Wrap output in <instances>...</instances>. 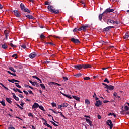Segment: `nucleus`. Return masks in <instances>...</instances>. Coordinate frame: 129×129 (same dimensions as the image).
Segmentation results:
<instances>
[{
    "label": "nucleus",
    "mask_w": 129,
    "mask_h": 129,
    "mask_svg": "<svg viewBox=\"0 0 129 129\" xmlns=\"http://www.w3.org/2000/svg\"><path fill=\"white\" fill-rule=\"evenodd\" d=\"M114 96H115V97H116L117 95V93L116 92H114L113 94Z\"/></svg>",
    "instance_id": "nucleus-62"
},
{
    "label": "nucleus",
    "mask_w": 129,
    "mask_h": 129,
    "mask_svg": "<svg viewBox=\"0 0 129 129\" xmlns=\"http://www.w3.org/2000/svg\"><path fill=\"white\" fill-rule=\"evenodd\" d=\"M58 113H60V116H62V117H63V118L64 119H67V118H66V117L65 116V115H63V114H62V112H58Z\"/></svg>",
    "instance_id": "nucleus-27"
},
{
    "label": "nucleus",
    "mask_w": 129,
    "mask_h": 129,
    "mask_svg": "<svg viewBox=\"0 0 129 129\" xmlns=\"http://www.w3.org/2000/svg\"><path fill=\"white\" fill-rule=\"evenodd\" d=\"M106 124L110 127V129H112V127H113V124L112 123V121H111V120H108L106 122Z\"/></svg>",
    "instance_id": "nucleus-6"
},
{
    "label": "nucleus",
    "mask_w": 129,
    "mask_h": 129,
    "mask_svg": "<svg viewBox=\"0 0 129 129\" xmlns=\"http://www.w3.org/2000/svg\"><path fill=\"white\" fill-rule=\"evenodd\" d=\"M102 104V102L100 101V100L97 101L96 103H95V106H100Z\"/></svg>",
    "instance_id": "nucleus-12"
},
{
    "label": "nucleus",
    "mask_w": 129,
    "mask_h": 129,
    "mask_svg": "<svg viewBox=\"0 0 129 129\" xmlns=\"http://www.w3.org/2000/svg\"><path fill=\"white\" fill-rule=\"evenodd\" d=\"M52 124H53V125H54V126H58V125L56 124V123H55V122H51Z\"/></svg>",
    "instance_id": "nucleus-54"
},
{
    "label": "nucleus",
    "mask_w": 129,
    "mask_h": 129,
    "mask_svg": "<svg viewBox=\"0 0 129 129\" xmlns=\"http://www.w3.org/2000/svg\"><path fill=\"white\" fill-rule=\"evenodd\" d=\"M10 70H11V71H13V72H16V71L14 69L13 67L9 68Z\"/></svg>",
    "instance_id": "nucleus-43"
},
{
    "label": "nucleus",
    "mask_w": 129,
    "mask_h": 129,
    "mask_svg": "<svg viewBox=\"0 0 129 129\" xmlns=\"http://www.w3.org/2000/svg\"><path fill=\"white\" fill-rule=\"evenodd\" d=\"M85 101L86 104H87L88 105V104H90V101H89V100L86 99Z\"/></svg>",
    "instance_id": "nucleus-31"
},
{
    "label": "nucleus",
    "mask_w": 129,
    "mask_h": 129,
    "mask_svg": "<svg viewBox=\"0 0 129 129\" xmlns=\"http://www.w3.org/2000/svg\"><path fill=\"white\" fill-rule=\"evenodd\" d=\"M21 48H23V49H26L27 48V46H26V45L23 44L21 46Z\"/></svg>",
    "instance_id": "nucleus-44"
},
{
    "label": "nucleus",
    "mask_w": 129,
    "mask_h": 129,
    "mask_svg": "<svg viewBox=\"0 0 129 129\" xmlns=\"http://www.w3.org/2000/svg\"><path fill=\"white\" fill-rule=\"evenodd\" d=\"M101 43L102 44V45H107V44H108V41H104L101 40Z\"/></svg>",
    "instance_id": "nucleus-24"
},
{
    "label": "nucleus",
    "mask_w": 129,
    "mask_h": 129,
    "mask_svg": "<svg viewBox=\"0 0 129 129\" xmlns=\"http://www.w3.org/2000/svg\"><path fill=\"white\" fill-rule=\"evenodd\" d=\"M47 9H48V11H49V12H50V13H52V12L53 11V6L52 5H49L47 7Z\"/></svg>",
    "instance_id": "nucleus-16"
},
{
    "label": "nucleus",
    "mask_w": 129,
    "mask_h": 129,
    "mask_svg": "<svg viewBox=\"0 0 129 129\" xmlns=\"http://www.w3.org/2000/svg\"><path fill=\"white\" fill-rule=\"evenodd\" d=\"M28 116H31V117H34V115H33V114L32 113H29L28 114Z\"/></svg>",
    "instance_id": "nucleus-45"
},
{
    "label": "nucleus",
    "mask_w": 129,
    "mask_h": 129,
    "mask_svg": "<svg viewBox=\"0 0 129 129\" xmlns=\"http://www.w3.org/2000/svg\"><path fill=\"white\" fill-rule=\"evenodd\" d=\"M62 107H67L68 106V104L67 103H63L61 104Z\"/></svg>",
    "instance_id": "nucleus-25"
},
{
    "label": "nucleus",
    "mask_w": 129,
    "mask_h": 129,
    "mask_svg": "<svg viewBox=\"0 0 129 129\" xmlns=\"http://www.w3.org/2000/svg\"><path fill=\"white\" fill-rule=\"evenodd\" d=\"M51 104H52L53 107H56V106H57V104H56V103H52Z\"/></svg>",
    "instance_id": "nucleus-48"
},
{
    "label": "nucleus",
    "mask_w": 129,
    "mask_h": 129,
    "mask_svg": "<svg viewBox=\"0 0 129 129\" xmlns=\"http://www.w3.org/2000/svg\"><path fill=\"white\" fill-rule=\"evenodd\" d=\"M53 38H56L57 39H60V37L57 36L56 35H53Z\"/></svg>",
    "instance_id": "nucleus-55"
},
{
    "label": "nucleus",
    "mask_w": 129,
    "mask_h": 129,
    "mask_svg": "<svg viewBox=\"0 0 129 129\" xmlns=\"http://www.w3.org/2000/svg\"><path fill=\"white\" fill-rule=\"evenodd\" d=\"M19 97H21V98H24V96H22V94L19 95Z\"/></svg>",
    "instance_id": "nucleus-61"
},
{
    "label": "nucleus",
    "mask_w": 129,
    "mask_h": 129,
    "mask_svg": "<svg viewBox=\"0 0 129 129\" xmlns=\"http://www.w3.org/2000/svg\"><path fill=\"white\" fill-rule=\"evenodd\" d=\"M84 117H86L87 118H90V116L87 115H84Z\"/></svg>",
    "instance_id": "nucleus-64"
},
{
    "label": "nucleus",
    "mask_w": 129,
    "mask_h": 129,
    "mask_svg": "<svg viewBox=\"0 0 129 129\" xmlns=\"http://www.w3.org/2000/svg\"><path fill=\"white\" fill-rule=\"evenodd\" d=\"M16 90H17V91L19 92V93H23V92L21 91V90H20L18 88H16Z\"/></svg>",
    "instance_id": "nucleus-53"
},
{
    "label": "nucleus",
    "mask_w": 129,
    "mask_h": 129,
    "mask_svg": "<svg viewBox=\"0 0 129 129\" xmlns=\"http://www.w3.org/2000/svg\"><path fill=\"white\" fill-rule=\"evenodd\" d=\"M82 76V74H81V73L76 74L74 75V76H75V77H77V78L80 77Z\"/></svg>",
    "instance_id": "nucleus-22"
},
{
    "label": "nucleus",
    "mask_w": 129,
    "mask_h": 129,
    "mask_svg": "<svg viewBox=\"0 0 129 129\" xmlns=\"http://www.w3.org/2000/svg\"><path fill=\"white\" fill-rule=\"evenodd\" d=\"M45 5H50V3H49V2H48V1H46V2H45Z\"/></svg>",
    "instance_id": "nucleus-56"
},
{
    "label": "nucleus",
    "mask_w": 129,
    "mask_h": 129,
    "mask_svg": "<svg viewBox=\"0 0 129 129\" xmlns=\"http://www.w3.org/2000/svg\"><path fill=\"white\" fill-rule=\"evenodd\" d=\"M25 17H26V18H28V19H29L30 20H33V19H34L33 16L30 15H27L25 16Z\"/></svg>",
    "instance_id": "nucleus-21"
},
{
    "label": "nucleus",
    "mask_w": 129,
    "mask_h": 129,
    "mask_svg": "<svg viewBox=\"0 0 129 129\" xmlns=\"http://www.w3.org/2000/svg\"><path fill=\"white\" fill-rule=\"evenodd\" d=\"M77 31H78V29L77 28H75L73 30L74 33H75V32H77Z\"/></svg>",
    "instance_id": "nucleus-47"
},
{
    "label": "nucleus",
    "mask_w": 129,
    "mask_h": 129,
    "mask_svg": "<svg viewBox=\"0 0 129 129\" xmlns=\"http://www.w3.org/2000/svg\"><path fill=\"white\" fill-rule=\"evenodd\" d=\"M104 15H105V14L103 13H103H102L99 15V20L100 21H101V20H102V17H103V16H104Z\"/></svg>",
    "instance_id": "nucleus-18"
},
{
    "label": "nucleus",
    "mask_w": 129,
    "mask_h": 129,
    "mask_svg": "<svg viewBox=\"0 0 129 129\" xmlns=\"http://www.w3.org/2000/svg\"><path fill=\"white\" fill-rule=\"evenodd\" d=\"M2 48L5 49H8V45H7L6 43H4L2 45Z\"/></svg>",
    "instance_id": "nucleus-20"
},
{
    "label": "nucleus",
    "mask_w": 129,
    "mask_h": 129,
    "mask_svg": "<svg viewBox=\"0 0 129 129\" xmlns=\"http://www.w3.org/2000/svg\"><path fill=\"white\" fill-rule=\"evenodd\" d=\"M30 83H31L32 84V85H33V86H35V84L36 85V87H38L39 86V83H38L37 82H33V81H31V80H29V81Z\"/></svg>",
    "instance_id": "nucleus-11"
},
{
    "label": "nucleus",
    "mask_w": 129,
    "mask_h": 129,
    "mask_svg": "<svg viewBox=\"0 0 129 129\" xmlns=\"http://www.w3.org/2000/svg\"><path fill=\"white\" fill-rule=\"evenodd\" d=\"M13 13H14L15 16H16V17H17L18 18L21 17V14L18 12V11L14 10Z\"/></svg>",
    "instance_id": "nucleus-10"
},
{
    "label": "nucleus",
    "mask_w": 129,
    "mask_h": 129,
    "mask_svg": "<svg viewBox=\"0 0 129 129\" xmlns=\"http://www.w3.org/2000/svg\"><path fill=\"white\" fill-rule=\"evenodd\" d=\"M51 13H53V14H55L56 15H57V14H59L60 13V11L59 10L57 9H53L52 12Z\"/></svg>",
    "instance_id": "nucleus-15"
},
{
    "label": "nucleus",
    "mask_w": 129,
    "mask_h": 129,
    "mask_svg": "<svg viewBox=\"0 0 129 129\" xmlns=\"http://www.w3.org/2000/svg\"><path fill=\"white\" fill-rule=\"evenodd\" d=\"M46 126H47V127H49V128L50 129L53 128V127H52V126L50 125L49 124H46Z\"/></svg>",
    "instance_id": "nucleus-46"
},
{
    "label": "nucleus",
    "mask_w": 129,
    "mask_h": 129,
    "mask_svg": "<svg viewBox=\"0 0 129 129\" xmlns=\"http://www.w3.org/2000/svg\"><path fill=\"white\" fill-rule=\"evenodd\" d=\"M71 42L74 43V44H80V41H79V39H75L74 38H72L71 39Z\"/></svg>",
    "instance_id": "nucleus-7"
},
{
    "label": "nucleus",
    "mask_w": 129,
    "mask_h": 129,
    "mask_svg": "<svg viewBox=\"0 0 129 129\" xmlns=\"http://www.w3.org/2000/svg\"><path fill=\"white\" fill-rule=\"evenodd\" d=\"M14 99H15V100H16V101H19V98L17 96L15 97L14 98Z\"/></svg>",
    "instance_id": "nucleus-49"
},
{
    "label": "nucleus",
    "mask_w": 129,
    "mask_h": 129,
    "mask_svg": "<svg viewBox=\"0 0 129 129\" xmlns=\"http://www.w3.org/2000/svg\"><path fill=\"white\" fill-rule=\"evenodd\" d=\"M29 93H30V94H34V93H33V92L32 91H28Z\"/></svg>",
    "instance_id": "nucleus-63"
},
{
    "label": "nucleus",
    "mask_w": 129,
    "mask_h": 129,
    "mask_svg": "<svg viewBox=\"0 0 129 129\" xmlns=\"http://www.w3.org/2000/svg\"><path fill=\"white\" fill-rule=\"evenodd\" d=\"M114 28V26H108L105 28L103 29V31L104 32H109V30H110V29H113Z\"/></svg>",
    "instance_id": "nucleus-9"
},
{
    "label": "nucleus",
    "mask_w": 129,
    "mask_h": 129,
    "mask_svg": "<svg viewBox=\"0 0 129 129\" xmlns=\"http://www.w3.org/2000/svg\"><path fill=\"white\" fill-rule=\"evenodd\" d=\"M124 109H125V110H126V111H127L128 110V109H129L128 106H125L124 107Z\"/></svg>",
    "instance_id": "nucleus-40"
},
{
    "label": "nucleus",
    "mask_w": 129,
    "mask_h": 129,
    "mask_svg": "<svg viewBox=\"0 0 129 129\" xmlns=\"http://www.w3.org/2000/svg\"><path fill=\"white\" fill-rule=\"evenodd\" d=\"M39 108L41 109V110H43V111H45V110H44V107L43 106H38Z\"/></svg>",
    "instance_id": "nucleus-35"
},
{
    "label": "nucleus",
    "mask_w": 129,
    "mask_h": 129,
    "mask_svg": "<svg viewBox=\"0 0 129 129\" xmlns=\"http://www.w3.org/2000/svg\"><path fill=\"white\" fill-rule=\"evenodd\" d=\"M86 121H87V122H88L90 126H92V121L87 118H86Z\"/></svg>",
    "instance_id": "nucleus-17"
},
{
    "label": "nucleus",
    "mask_w": 129,
    "mask_h": 129,
    "mask_svg": "<svg viewBox=\"0 0 129 129\" xmlns=\"http://www.w3.org/2000/svg\"><path fill=\"white\" fill-rule=\"evenodd\" d=\"M112 12H114V9H111L110 7L106 9L105 11L103 12V14H107L108 13H112Z\"/></svg>",
    "instance_id": "nucleus-5"
},
{
    "label": "nucleus",
    "mask_w": 129,
    "mask_h": 129,
    "mask_svg": "<svg viewBox=\"0 0 129 129\" xmlns=\"http://www.w3.org/2000/svg\"><path fill=\"white\" fill-rule=\"evenodd\" d=\"M39 104L37 103H34L32 106V109H35V108H38L39 107Z\"/></svg>",
    "instance_id": "nucleus-13"
},
{
    "label": "nucleus",
    "mask_w": 129,
    "mask_h": 129,
    "mask_svg": "<svg viewBox=\"0 0 129 129\" xmlns=\"http://www.w3.org/2000/svg\"><path fill=\"white\" fill-rule=\"evenodd\" d=\"M60 93H61V94H62V95H63V96H65L66 97H67L68 98H69L70 99H72V97H73V98H74V99H76V100H77L78 101L80 100L79 97H78L77 96H73L72 97H71V96H70V95H66L62 92H60Z\"/></svg>",
    "instance_id": "nucleus-3"
},
{
    "label": "nucleus",
    "mask_w": 129,
    "mask_h": 129,
    "mask_svg": "<svg viewBox=\"0 0 129 129\" xmlns=\"http://www.w3.org/2000/svg\"><path fill=\"white\" fill-rule=\"evenodd\" d=\"M8 129H15V127H13V125L10 124Z\"/></svg>",
    "instance_id": "nucleus-36"
},
{
    "label": "nucleus",
    "mask_w": 129,
    "mask_h": 129,
    "mask_svg": "<svg viewBox=\"0 0 129 129\" xmlns=\"http://www.w3.org/2000/svg\"><path fill=\"white\" fill-rule=\"evenodd\" d=\"M0 103H1L3 106H6V104L5 103V102L4 101H1Z\"/></svg>",
    "instance_id": "nucleus-37"
},
{
    "label": "nucleus",
    "mask_w": 129,
    "mask_h": 129,
    "mask_svg": "<svg viewBox=\"0 0 129 129\" xmlns=\"http://www.w3.org/2000/svg\"><path fill=\"white\" fill-rule=\"evenodd\" d=\"M103 85H104V86H106V87L107 88V87L108 86V85L105 83H102Z\"/></svg>",
    "instance_id": "nucleus-60"
},
{
    "label": "nucleus",
    "mask_w": 129,
    "mask_h": 129,
    "mask_svg": "<svg viewBox=\"0 0 129 129\" xmlns=\"http://www.w3.org/2000/svg\"><path fill=\"white\" fill-rule=\"evenodd\" d=\"M20 9L23 12H25L26 13H31V11L29 10V9L26 8V6L23 3L20 4Z\"/></svg>",
    "instance_id": "nucleus-2"
},
{
    "label": "nucleus",
    "mask_w": 129,
    "mask_h": 129,
    "mask_svg": "<svg viewBox=\"0 0 129 129\" xmlns=\"http://www.w3.org/2000/svg\"><path fill=\"white\" fill-rule=\"evenodd\" d=\"M84 80H89L90 79V78L89 77H86L84 78Z\"/></svg>",
    "instance_id": "nucleus-42"
},
{
    "label": "nucleus",
    "mask_w": 129,
    "mask_h": 129,
    "mask_svg": "<svg viewBox=\"0 0 129 129\" xmlns=\"http://www.w3.org/2000/svg\"><path fill=\"white\" fill-rule=\"evenodd\" d=\"M12 58H14V59H17L18 58V54H14L12 55Z\"/></svg>",
    "instance_id": "nucleus-28"
},
{
    "label": "nucleus",
    "mask_w": 129,
    "mask_h": 129,
    "mask_svg": "<svg viewBox=\"0 0 129 129\" xmlns=\"http://www.w3.org/2000/svg\"><path fill=\"white\" fill-rule=\"evenodd\" d=\"M40 86L42 89H46V86H45V85L44 84H41Z\"/></svg>",
    "instance_id": "nucleus-29"
},
{
    "label": "nucleus",
    "mask_w": 129,
    "mask_h": 129,
    "mask_svg": "<svg viewBox=\"0 0 129 129\" xmlns=\"http://www.w3.org/2000/svg\"><path fill=\"white\" fill-rule=\"evenodd\" d=\"M23 92H24V93H25V94H26V95H29V93H28V92H27V91H25V90H24V91H23Z\"/></svg>",
    "instance_id": "nucleus-52"
},
{
    "label": "nucleus",
    "mask_w": 129,
    "mask_h": 129,
    "mask_svg": "<svg viewBox=\"0 0 129 129\" xmlns=\"http://www.w3.org/2000/svg\"><path fill=\"white\" fill-rule=\"evenodd\" d=\"M104 82H107V83H109V81L108 80V78H106L104 80Z\"/></svg>",
    "instance_id": "nucleus-41"
},
{
    "label": "nucleus",
    "mask_w": 129,
    "mask_h": 129,
    "mask_svg": "<svg viewBox=\"0 0 129 129\" xmlns=\"http://www.w3.org/2000/svg\"><path fill=\"white\" fill-rule=\"evenodd\" d=\"M107 88H108V89H109V90H113V89H114V86H108L107 87Z\"/></svg>",
    "instance_id": "nucleus-19"
},
{
    "label": "nucleus",
    "mask_w": 129,
    "mask_h": 129,
    "mask_svg": "<svg viewBox=\"0 0 129 129\" xmlns=\"http://www.w3.org/2000/svg\"><path fill=\"white\" fill-rule=\"evenodd\" d=\"M6 101H7V102H8V103H12V102H13L11 100L10 98H6Z\"/></svg>",
    "instance_id": "nucleus-26"
},
{
    "label": "nucleus",
    "mask_w": 129,
    "mask_h": 129,
    "mask_svg": "<svg viewBox=\"0 0 129 129\" xmlns=\"http://www.w3.org/2000/svg\"><path fill=\"white\" fill-rule=\"evenodd\" d=\"M10 46L11 47H12V48H15V47H17V46L14 45V44H13V43H11L10 44Z\"/></svg>",
    "instance_id": "nucleus-38"
},
{
    "label": "nucleus",
    "mask_w": 129,
    "mask_h": 129,
    "mask_svg": "<svg viewBox=\"0 0 129 129\" xmlns=\"http://www.w3.org/2000/svg\"><path fill=\"white\" fill-rule=\"evenodd\" d=\"M13 81L14 82H20V81H18V80H15V79H13Z\"/></svg>",
    "instance_id": "nucleus-58"
},
{
    "label": "nucleus",
    "mask_w": 129,
    "mask_h": 129,
    "mask_svg": "<svg viewBox=\"0 0 129 129\" xmlns=\"http://www.w3.org/2000/svg\"><path fill=\"white\" fill-rule=\"evenodd\" d=\"M50 84L54 85H58V86H61V85L60 84H58L57 83H55L54 82H50Z\"/></svg>",
    "instance_id": "nucleus-23"
},
{
    "label": "nucleus",
    "mask_w": 129,
    "mask_h": 129,
    "mask_svg": "<svg viewBox=\"0 0 129 129\" xmlns=\"http://www.w3.org/2000/svg\"><path fill=\"white\" fill-rule=\"evenodd\" d=\"M8 81H9V82H12V83H14V80H13V79L12 80L9 79Z\"/></svg>",
    "instance_id": "nucleus-57"
},
{
    "label": "nucleus",
    "mask_w": 129,
    "mask_h": 129,
    "mask_svg": "<svg viewBox=\"0 0 129 129\" xmlns=\"http://www.w3.org/2000/svg\"><path fill=\"white\" fill-rule=\"evenodd\" d=\"M86 28H88V25L82 26L80 28H78V31H86Z\"/></svg>",
    "instance_id": "nucleus-8"
},
{
    "label": "nucleus",
    "mask_w": 129,
    "mask_h": 129,
    "mask_svg": "<svg viewBox=\"0 0 129 129\" xmlns=\"http://www.w3.org/2000/svg\"><path fill=\"white\" fill-rule=\"evenodd\" d=\"M92 67V66L91 65H75L74 68H76V69H77L78 70H80V69H82V68H84V69H86L87 68H91Z\"/></svg>",
    "instance_id": "nucleus-1"
},
{
    "label": "nucleus",
    "mask_w": 129,
    "mask_h": 129,
    "mask_svg": "<svg viewBox=\"0 0 129 129\" xmlns=\"http://www.w3.org/2000/svg\"><path fill=\"white\" fill-rule=\"evenodd\" d=\"M62 107H63L62 106V104L58 105V109H61Z\"/></svg>",
    "instance_id": "nucleus-51"
},
{
    "label": "nucleus",
    "mask_w": 129,
    "mask_h": 129,
    "mask_svg": "<svg viewBox=\"0 0 129 129\" xmlns=\"http://www.w3.org/2000/svg\"><path fill=\"white\" fill-rule=\"evenodd\" d=\"M36 55V53L33 52L29 55V58H30L31 59H33V58H35V56Z\"/></svg>",
    "instance_id": "nucleus-14"
},
{
    "label": "nucleus",
    "mask_w": 129,
    "mask_h": 129,
    "mask_svg": "<svg viewBox=\"0 0 129 129\" xmlns=\"http://www.w3.org/2000/svg\"><path fill=\"white\" fill-rule=\"evenodd\" d=\"M32 77H33V78H35L37 80H41V79L40 78H38V77H37L36 76H33Z\"/></svg>",
    "instance_id": "nucleus-39"
},
{
    "label": "nucleus",
    "mask_w": 129,
    "mask_h": 129,
    "mask_svg": "<svg viewBox=\"0 0 129 129\" xmlns=\"http://www.w3.org/2000/svg\"><path fill=\"white\" fill-rule=\"evenodd\" d=\"M110 115L112 116L113 115L114 116V117H116V115H115V114H114V113H110L108 114V116H110Z\"/></svg>",
    "instance_id": "nucleus-30"
},
{
    "label": "nucleus",
    "mask_w": 129,
    "mask_h": 129,
    "mask_svg": "<svg viewBox=\"0 0 129 129\" xmlns=\"http://www.w3.org/2000/svg\"><path fill=\"white\" fill-rule=\"evenodd\" d=\"M17 106L19 107V108H20L21 109H23V108L21 107L19 104H17Z\"/></svg>",
    "instance_id": "nucleus-59"
},
{
    "label": "nucleus",
    "mask_w": 129,
    "mask_h": 129,
    "mask_svg": "<svg viewBox=\"0 0 129 129\" xmlns=\"http://www.w3.org/2000/svg\"><path fill=\"white\" fill-rule=\"evenodd\" d=\"M40 39H45V38H46V37L45 36V35H44V34H41L40 35Z\"/></svg>",
    "instance_id": "nucleus-33"
},
{
    "label": "nucleus",
    "mask_w": 129,
    "mask_h": 129,
    "mask_svg": "<svg viewBox=\"0 0 129 129\" xmlns=\"http://www.w3.org/2000/svg\"><path fill=\"white\" fill-rule=\"evenodd\" d=\"M63 80L66 81V80H68V78L67 77H63Z\"/></svg>",
    "instance_id": "nucleus-50"
},
{
    "label": "nucleus",
    "mask_w": 129,
    "mask_h": 129,
    "mask_svg": "<svg viewBox=\"0 0 129 129\" xmlns=\"http://www.w3.org/2000/svg\"><path fill=\"white\" fill-rule=\"evenodd\" d=\"M129 38L128 33H126L124 36L125 39H128Z\"/></svg>",
    "instance_id": "nucleus-32"
},
{
    "label": "nucleus",
    "mask_w": 129,
    "mask_h": 129,
    "mask_svg": "<svg viewBox=\"0 0 129 129\" xmlns=\"http://www.w3.org/2000/svg\"><path fill=\"white\" fill-rule=\"evenodd\" d=\"M15 84L16 85V86H17V87H18V88H22V86H20L19 85V83H15Z\"/></svg>",
    "instance_id": "nucleus-34"
},
{
    "label": "nucleus",
    "mask_w": 129,
    "mask_h": 129,
    "mask_svg": "<svg viewBox=\"0 0 129 129\" xmlns=\"http://www.w3.org/2000/svg\"><path fill=\"white\" fill-rule=\"evenodd\" d=\"M107 24L109 25V24H116V25H119V22L118 21H114L112 19H107Z\"/></svg>",
    "instance_id": "nucleus-4"
}]
</instances>
